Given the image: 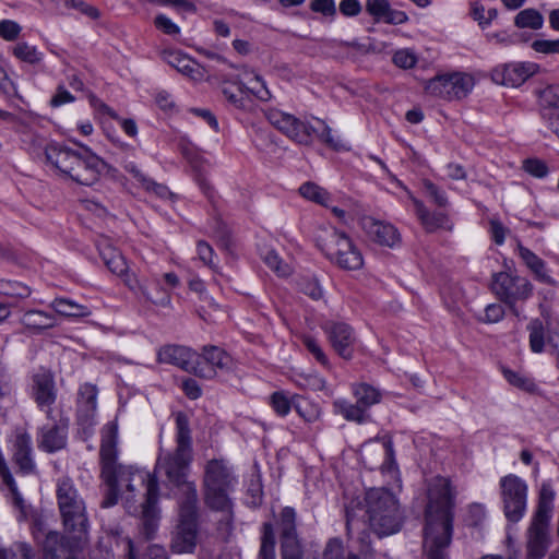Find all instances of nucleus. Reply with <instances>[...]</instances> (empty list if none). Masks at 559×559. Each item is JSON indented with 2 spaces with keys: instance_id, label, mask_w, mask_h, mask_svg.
<instances>
[{
  "instance_id": "5701e85b",
  "label": "nucleus",
  "mask_w": 559,
  "mask_h": 559,
  "mask_svg": "<svg viewBox=\"0 0 559 559\" xmlns=\"http://www.w3.org/2000/svg\"><path fill=\"white\" fill-rule=\"evenodd\" d=\"M361 227L370 238L380 246L394 248L401 242V235L395 226L378 221L371 216L361 219Z\"/></svg>"
},
{
  "instance_id": "bf43d9fd",
  "label": "nucleus",
  "mask_w": 559,
  "mask_h": 559,
  "mask_svg": "<svg viewBox=\"0 0 559 559\" xmlns=\"http://www.w3.org/2000/svg\"><path fill=\"white\" fill-rule=\"evenodd\" d=\"M523 169L536 178H544L548 174L545 162L538 158H527L523 162Z\"/></svg>"
},
{
  "instance_id": "0e129e2a",
  "label": "nucleus",
  "mask_w": 559,
  "mask_h": 559,
  "mask_svg": "<svg viewBox=\"0 0 559 559\" xmlns=\"http://www.w3.org/2000/svg\"><path fill=\"white\" fill-rule=\"evenodd\" d=\"M304 345L314 356V358L325 368H329V360L320 344L312 337L307 336L304 338Z\"/></svg>"
},
{
  "instance_id": "cd10ccee",
  "label": "nucleus",
  "mask_w": 559,
  "mask_h": 559,
  "mask_svg": "<svg viewBox=\"0 0 559 559\" xmlns=\"http://www.w3.org/2000/svg\"><path fill=\"white\" fill-rule=\"evenodd\" d=\"M198 367L202 369H210V376H200L201 378L211 379L216 376L217 370L227 371L233 367V358L224 349L207 345L202 349V354H199Z\"/></svg>"
},
{
  "instance_id": "bb28decb",
  "label": "nucleus",
  "mask_w": 559,
  "mask_h": 559,
  "mask_svg": "<svg viewBox=\"0 0 559 559\" xmlns=\"http://www.w3.org/2000/svg\"><path fill=\"white\" fill-rule=\"evenodd\" d=\"M85 544L74 546V540L66 538L58 532H49L44 542V559H78L75 551Z\"/></svg>"
},
{
  "instance_id": "2f4dec72",
  "label": "nucleus",
  "mask_w": 559,
  "mask_h": 559,
  "mask_svg": "<svg viewBox=\"0 0 559 559\" xmlns=\"http://www.w3.org/2000/svg\"><path fill=\"white\" fill-rule=\"evenodd\" d=\"M159 488L153 483L148 489V497L142 503V533L147 539L153 538L158 526V502Z\"/></svg>"
},
{
  "instance_id": "39448f33",
  "label": "nucleus",
  "mask_w": 559,
  "mask_h": 559,
  "mask_svg": "<svg viewBox=\"0 0 559 559\" xmlns=\"http://www.w3.org/2000/svg\"><path fill=\"white\" fill-rule=\"evenodd\" d=\"M364 511L369 527L379 537L395 534L402 527L404 516L399 500L384 488H371L366 492Z\"/></svg>"
},
{
  "instance_id": "f257e3e1",
  "label": "nucleus",
  "mask_w": 559,
  "mask_h": 559,
  "mask_svg": "<svg viewBox=\"0 0 559 559\" xmlns=\"http://www.w3.org/2000/svg\"><path fill=\"white\" fill-rule=\"evenodd\" d=\"M425 509L424 550L427 559H449L447 549L451 545L456 490L447 477H433L427 490Z\"/></svg>"
},
{
  "instance_id": "de8ad7c7",
  "label": "nucleus",
  "mask_w": 559,
  "mask_h": 559,
  "mask_svg": "<svg viewBox=\"0 0 559 559\" xmlns=\"http://www.w3.org/2000/svg\"><path fill=\"white\" fill-rule=\"evenodd\" d=\"M270 404L274 412L280 416H286L292 407H295V394L288 396L285 392H274L270 396Z\"/></svg>"
},
{
  "instance_id": "72a5a7b5",
  "label": "nucleus",
  "mask_w": 559,
  "mask_h": 559,
  "mask_svg": "<svg viewBox=\"0 0 559 559\" xmlns=\"http://www.w3.org/2000/svg\"><path fill=\"white\" fill-rule=\"evenodd\" d=\"M134 292H140L141 296L148 302L159 306H170V294L168 290L162 287L158 278H145L139 281V284H134Z\"/></svg>"
},
{
  "instance_id": "b1692460",
  "label": "nucleus",
  "mask_w": 559,
  "mask_h": 559,
  "mask_svg": "<svg viewBox=\"0 0 559 559\" xmlns=\"http://www.w3.org/2000/svg\"><path fill=\"white\" fill-rule=\"evenodd\" d=\"M324 330L335 352L343 358L350 359L355 343L353 329L344 322H328Z\"/></svg>"
},
{
  "instance_id": "ea45409f",
  "label": "nucleus",
  "mask_w": 559,
  "mask_h": 559,
  "mask_svg": "<svg viewBox=\"0 0 559 559\" xmlns=\"http://www.w3.org/2000/svg\"><path fill=\"white\" fill-rule=\"evenodd\" d=\"M281 559H302L304 544L298 534L280 538Z\"/></svg>"
},
{
  "instance_id": "4c0bfd02",
  "label": "nucleus",
  "mask_w": 559,
  "mask_h": 559,
  "mask_svg": "<svg viewBox=\"0 0 559 559\" xmlns=\"http://www.w3.org/2000/svg\"><path fill=\"white\" fill-rule=\"evenodd\" d=\"M274 524L272 522L270 523L272 524L273 530L276 528L278 532L280 538L298 534L296 527L297 513L294 508H283L280 513L274 516Z\"/></svg>"
},
{
  "instance_id": "49530a36",
  "label": "nucleus",
  "mask_w": 559,
  "mask_h": 559,
  "mask_svg": "<svg viewBox=\"0 0 559 559\" xmlns=\"http://www.w3.org/2000/svg\"><path fill=\"white\" fill-rule=\"evenodd\" d=\"M502 373H503L504 378L507 379V381L511 385H513L522 391L532 393V392H535L537 389V385L534 382V380L531 377H527L521 372H516L511 369L503 368Z\"/></svg>"
},
{
  "instance_id": "f3484780",
  "label": "nucleus",
  "mask_w": 559,
  "mask_h": 559,
  "mask_svg": "<svg viewBox=\"0 0 559 559\" xmlns=\"http://www.w3.org/2000/svg\"><path fill=\"white\" fill-rule=\"evenodd\" d=\"M115 548L126 552L128 559H135L133 543L129 537L122 536V531L119 526L104 530L93 550L92 557L93 559H115Z\"/></svg>"
},
{
  "instance_id": "412c9836",
  "label": "nucleus",
  "mask_w": 559,
  "mask_h": 559,
  "mask_svg": "<svg viewBox=\"0 0 559 559\" xmlns=\"http://www.w3.org/2000/svg\"><path fill=\"white\" fill-rule=\"evenodd\" d=\"M236 481L231 468L224 460L213 459L205 464L203 488L234 489Z\"/></svg>"
},
{
  "instance_id": "f8f14e48",
  "label": "nucleus",
  "mask_w": 559,
  "mask_h": 559,
  "mask_svg": "<svg viewBox=\"0 0 559 559\" xmlns=\"http://www.w3.org/2000/svg\"><path fill=\"white\" fill-rule=\"evenodd\" d=\"M31 396L39 411L44 412L47 419H56L58 390L51 371L40 369L32 377Z\"/></svg>"
},
{
  "instance_id": "a18cd8bd",
  "label": "nucleus",
  "mask_w": 559,
  "mask_h": 559,
  "mask_svg": "<svg viewBox=\"0 0 559 559\" xmlns=\"http://www.w3.org/2000/svg\"><path fill=\"white\" fill-rule=\"evenodd\" d=\"M334 407L346 420L364 423L367 419V411L358 403L350 404L346 401L334 402Z\"/></svg>"
},
{
  "instance_id": "0eeeda50",
  "label": "nucleus",
  "mask_w": 559,
  "mask_h": 559,
  "mask_svg": "<svg viewBox=\"0 0 559 559\" xmlns=\"http://www.w3.org/2000/svg\"><path fill=\"white\" fill-rule=\"evenodd\" d=\"M199 497L191 487L188 498H180L178 521L171 533L170 549L175 554H193L199 539Z\"/></svg>"
},
{
  "instance_id": "ddd939ff",
  "label": "nucleus",
  "mask_w": 559,
  "mask_h": 559,
  "mask_svg": "<svg viewBox=\"0 0 559 559\" xmlns=\"http://www.w3.org/2000/svg\"><path fill=\"white\" fill-rule=\"evenodd\" d=\"M266 118L278 131L299 144H310L317 132L309 123L278 109L267 110Z\"/></svg>"
},
{
  "instance_id": "aec40b11",
  "label": "nucleus",
  "mask_w": 559,
  "mask_h": 559,
  "mask_svg": "<svg viewBox=\"0 0 559 559\" xmlns=\"http://www.w3.org/2000/svg\"><path fill=\"white\" fill-rule=\"evenodd\" d=\"M538 69L534 62H511L495 68L491 78L497 84L518 87L537 73Z\"/></svg>"
},
{
  "instance_id": "c85d7f7f",
  "label": "nucleus",
  "mask_w": 559,
  "mask_h": 559,
  "mask_svg": "<svg viewBox=\"0 0 559 559\" xmlns=\"http://www.w3.org/2000/svg\"><path fill=\"white\" fill-rule=\"evenodd\" d=\"M163 59L179 73L194 81H202L205 79L206 69L181 51L166 50L163 52Z\"/></svg>"
},
{
  "instance_id": "3c124183",
  "label": "nucleus",
  "mask_w": 559,
  "mask_h": 559,
  "mask_svg": "<svg viewBox=\"0 0 559 559\" xmlns=\"http://www.w3.org/2000/svg\"><path fill=\"white\" fill-rule=\"evenodd\" d=\"M264 263L278 276H288L292 273L289 264L285 263L274 250H267L262 254Z\"/></svg>"
},
{
  "instance_id": "c9c22d12",
  "label": "nucleus",
  "mask_w": 559,
  "mask_h": 559,
  "mask_svg": "<svg viewBox=\"0 0 559 559\" xmlns=\"http://www.w3.org/2000/svg\"><path fill=\"white\" fill-rule=\"evenodd\" d=\"M518 252L524 264L534 273L535 278L545 284H552L554 280L547 273L546 263L528 248L518 242Z\"/></svg>"
},
{
  "instance_id": "f704fd0d",
  "label": "nucleus",
  "mask_w": 559,
  "mask_h": 559,
  "mask_svg": "<svg viewBox=\"0 0 559 559\" xmlns=\"http://www.w3.org/2000/svg\"><path fill=\"white\" fill-rule=\"evenodd\" d=\"M233 489L203 488L204 502L213 511L221 512L227 522L233 520Z\"/></svg>"
},
{
  "instance_id": "79ce46f5",
  "label": "nucleus",
  "mask_w": 559,
  "mask_h": 559,
  "mask_svg": "<svg viewBox=\"0 0 559 559\" xmlns=\"http://www.w3.org/2000/svg\"><path fill=\"white\" fill-rule=\"evenodd\" d=\"M544 17L536 9H524L514 17V25L519 28H531L537 31L543 27Z\"/></svg>"
},
{
  "instance_id": "680f3d73",
  "label": "nucleus",
  "mask_w": 559,
  "mask_h": 559,
  "mask_svg": "<svg viewBox=\"0 0 559 559\" xmlns=\"http://www.w3.org/2000/svg\"><path fill=\"white\" fill-rule=\"evenodd\" d=\"M197 252L203 264L207 265L215 272L217 271V265L213 262L214 250L206 241L200 240L197 242Z\"/></svg>"
},
{
  "instance_id": "c756f323",
  "label": "nucleus",
  "mask_w": 559,
  "mask_h": 559,
  "mask_svg": "<svg viewBox=\"0 0 559 559\" xmlns=\"http://www.w3.org/2000/svg\"><path fill=\"white\" fill-rule=\"evenodd\" d=\"M365 9L376 23L401 25L408 21L407 14L393 9L389 0H366Z\"/></svg>"
},
{
  "instance_id": "58836bf2",
  "label": "nucleus",
  "mask_w": 559,
  "mask_h": 559,
  "mask_svg": "<svg viewBox=\"0 0 559 559\" xmlns=\"http://www.w3.org/2000/svg\"><path fill=\"white\" fill-rule=\"evenodd\" d=\"M51 308L63 317L85 318L92 314L87 306L80 305L69 298H56L51 302Z\"/></svg>"
},
{
  "instance_id": "4468645a",
  "label": "nucleus",
  "mask_w": 559,
  "mask_h": 559,
  "mask_svg": "<svg viewBox=\"0 0 559 559\" xmlns=\"http://www.w3.org/2000/svg\"><path fill=\"white\" fill-rule=\"evenodd\" d=\"M245 74H250L252 78L248 81L249 83H257L261 86V88H257V86H246L243 79L240 75H233L229 78H223V82H230L236 86L235 91H231L229 87H223V94L227 102L236 108L245 107V95L250 92L254 94L261 100H269L271 97V93L265 87V83L263 79L254 74L252 72H248L245 69Z\"/></svg>"
},
{
  "instance_id": "7c9ffc66",
  "label": "nucleus",
  "mask_w": 559,
  "mask_h": 559,
  "mask_svg": "<svg viewBox=\"0 0 559 559\" xmlns=\"http://www.w3.org/2000/svg\"><path fill=\"white\" fill-rule=\"evenodd\" d=\"M81 154L59 144H49L45 150L47 162L66 176L73 170L75 164L80 163Z\"/></svg>"
},
{
  "instance_id": "603ef678",
  "label": "nucleus",
  "mask_w": 559,
  "mask_h": 559,
  "mask_svg": "<svg viewBox=\"0 0 559 559\" xmlns=\"http://www.w3.org/2000/svg\"><path fill=\"white\" fill-rule=\"evenodd\" d=\"M299 192L304 198L322 205H325L330 199L329 193L323 188L313 182H306L301 185Z\"/></svg>"
},
{
  "instance_id": "1a4fd4ad",
  "label": "nucleus",
  "mask_w": 559,
  "mask_h": 559,
  "mask_svg": "<svg viewBox=\"0 0 559 559\" xmlns=\"http://www.w3.org/2000/svg\"><path fill=\"white\" fill-rule=\"evenodd\" d=\"M491 290L518 317L516 302L531 297L533 285L527 278L513 272H499L492 275Z\"/></svg>"
},
{
  "instance_id": "6e6d98bb",
  "label": "nucleus",
  "mask_w": 559,
  "mask_h": 559,
  "mask_svg": "<svg viewBox=\"0 0 559 559\" xmlns=\"http://www.w3.org/2000/svg\"><path fill=\"white\" fill-rule=\"evenodd\" d=\"M417 60V55L414 52V50L408 48L396 50L392 58L393 63L402 69H411L415 67Z\"/></svg>"
},
{
  "instance_id": "9b49d317",
  "label": "nucleus",
  "mask_w": 559,
  "mask_h": 559,
  "mask_svg": "<svg viewBox=\"0 0 559 559\" xmlns=\"http://www.w3.org/2000/svg\"><path fill=\"white\" fill-rule=\"evenodd\" d=\"M474 86L473 78L455 72L437 75L426 84V92L445 100H459L467 96Z\"/></svg>"
},
{
  "instance_id": "dca6fc26",
  "label": "nucleus",
  "mask_w": 559,
  "mask_h": 559,
  "mask_svg": "<svg viewBox=\"0 0 559 559\" xmlns=\"http://www.w3.org/2000/svg\"><path fill=\"white\" fill-rule=\"evenodd\" d=\"M12 461L19 467L22 474L28 475L36 471V464L33 459L32 437L22 427L15 428L9 438Z\"/></svg>"
},
{
  "instance_id": "4d7b16f0",
  "label": "nucleus",
  "mask_w": 559,
  "mask_h": 559,
  "mask_svg": "<svg viewBox=\"0 0 559 559\" xmlns=\"http://www.w3.org/2000/svg\"><path fill=\"white\" fill-rule=\"evenodd\" d=\"M22 29V26L13 20L0 21V37L7 41L17 40Z\"/></svg>"
},
{
  "instance_id": "8fccbe9b",
  "label": "nucleus",
  "mask_w": 559,
  "mask_h": 559,
  "mask_svg": "<svg viewBox=\"0 0 559 559\" xmlns=\"http://www.w3.org/2000/svg\"><path fill=\"white\" fill-rule=\"evenodd\" d=\"M543 109H559V85H548L537 92Z\"/></svg>"
},
{
  "instance_id": "393cba45",
  "label": "nucleus",
  "mask_w": 559,
  "mask_h": 559,
  "mask_svg": "<svg viewBox=\"0 0 559 559\" xmlns=\"http://www.w3.org/2000/svg\"><path fill=\"white\" fill-rule=\"evenodd\" d=\"M530 333V348L534 353H542L547 345L559 360V328L548 333L547 340L545 338V328L539 319H533L527 324Z\"/></svg>"
},
{
  "instance_id": "4be33fe9",
  "label": "nucleus",
  "mask_w": 559,
  "mask_h": 559,
  "mask_svg": "<svg viewBox=\"0 0 559 559\" xmlns=\"http://www.w3.org/2000/svg\"><path fill=\"white\" fill-rule=\"evenodd\" d=\"M98 251L108 270L122 277L124 284L130 289H134V284H139V280L129 274L127 261L118 249L115 248L107 239H104L98 243Z\"/></svg>"
},
{
  "instance_id": "7ed1b4c3",
  "label": "nucleus",
  "mask_w": 559,
  "mask_h": 559,
  "mask_svg": "<svg viewBox=\"0 0 559 559\" xmlns=\"http://www.w3.org/2000/svg\"><path fill=\"white\" fill-rule=\"evenodd\" d=\"M192 462V438L188 416L178 412L176 414V448L173 452L159 454L155 473L165 477V481L181 489L182 497L190 496L191 487L198 493L194 481L187 479Z\"/></svg>"
},
{
  "instance_id": "f03ea898",
  "label": "nucleus",
  "mask_w": 559,
  "mask_h": 559,
  "mask_svg": "<svg viewBox=\"0 0 559 559\" xmlns=\"http://www.w3.org/2000/svg\"><path fill=\"white\" fill-rule=\"evenodd\" d=\"M117 423H107L102 431L99 450L102 478L104 483L106 486H115L119 491L124 488L128 492L127 501L131 500L134 497L133 493L141 489H144L145 497H148V489L153 483L156 488H158L156 476L144 469L117 464Z\"/></svg>"
},
{
  "instance_id": "a19ab883",
  "label": "nucleus",
  "mask_w": 559,
  "mask_h": 559,
  "mask_svg": "<svg viewBox=\"0 0 559 559\" xmlns=\"http://www.w3.org/2000/svg\"><path fill=\"white\" fill-rule=\"evenodd\" d=\"M22 323L28 329L45 330L55 325V319L41 310H29L23 314Z\"/></svg>"
},
{
  "instance_id": "052dcab7",
  "label": "nucleus",
  "mask_w": 559,
  "mask_h": 559,
  "mask_svg": "<svg viewBox=\"0 0 559 559\" xmlns=\"http://www.w3.org/2000/svg\"><path fill=\"white\" fill-rule=\"evenodd\" d=\"M486 516V511L483 504L473 503L468 507L466 514V525L477 527L479 526Z\"/></svg>"
},
{
  "instance_id": "e2e57ef3",
  "label": "nucleus",
  "mask_w": 559,
  "mask_h": 559,
  "mask_svg": "<svg viewBox=\"0 0 559 559\" xmlns=\"http://www.w3.org/2000/svg\"><path fill=\"white\" fill-rule=\"evenodd\" d=\"M66 7L79 10L82 14L88 16L92 20H97L100 16V12L97 8L87 4L82 0H66Z\"/></svg>"
},
{
  "instance_id": "423d86ee",
  "label": "nucleus",
  "mask_w": 559,
  "mask_h": 559,
  "mask_svg": "<svg viewBox=\"0 0 559 559\" xmlns=\"http://www.w3.org/2000/svg\"><path fill=\"white\" fill-rule=\"evenodd\" d=\"M555 491L549 484L544 483L539 490L538 503L526 533L527 559L545 557L549 544V523L554 510Z\"/></svg>"
},
{
  "instance_id": "774afa93",
  "label": "nucleus",
  "mask_w": 559,
  "mask_h": 559,
  "mask_svg": "<svg viewBox=\"0 0 559 559\" xmlns=\"http://www.w3.org/2000/svg\"><path fill=\"white\" fill-rule=\"evenodd\" d=\"M300 289L314 300L323 296V290L316 278H305L300 282Z\"/></svg>"
},
{
  "instance_id": "864d4df0",
  "label": "nucleus",
  "mask_w": 559,
  "mask_h": 559,
  "mask_svg": "<svg viewBox=\"0 0 559 559\" xmlns=\"http://www.w3.org/2000/svg\"><path fill=\"white\" fill-rule=\"evenodd\" d=\"M295 411L306 421L312 423L319 418V411L305 397L295 394Z\"/></svg>"
},
{
  "instance_id": "9d476101",
  "label": "nucleus",
  "mask_w": 559,
  "mask_h": 559,
  "mask_svg": "<svg viewBox=\"0 0 559 559\" xmlns=\"http://www.w3.org/2000/svg\"><path fill=\"white\" fill-rule=\"evenodd\" d=\"M499 485L503 513L508 521L518 523L526 512L527 485L514 474L503 476Z\"/></svg>"
},
{
  "instance_id": "338daca9",
  "label": "nucleus",
  "mask_w": 559,
  "mask_h": 559,
  "mask_svg": "<svg viewBox=\"0 0 559 559\" xmlns=\"http://www.w3.org/2000/svg\"><path fill=\"white\" fill-rule=\"evenodd\" d=\"M154 25L157 29L162 31L167 35H178L180 33V28L177 24H175L169 17L165 14H158L154 20Z\"/></svg>"
},
{
  "instance_id": "c03bdc74",
  "label": "nucleus",
  "mask_w": 559,
  "mask_h": 559,
  "mask_svg": "<svg viewBox=\"0 0 559 559\" xmlns=\"http://www.w3.org/2000/svg\"><path fill=\"white\" fill-rule=\"evenodd\" d=\"M354 395L357 402L367 411L370 406L381 400V393L378 389L367 383H359L354 386Z\"/></svg>"
},
{
  "instance_id": "a211bd4d",
  "label": "nucleus",
  "mask_w": 559,
  "mask_h": 559,
  "mask_svg": "<svg viewBox=\"0 0 559 559\" xmlns=\"http://www.w3.org/2000/svg\"><path fill=\"white\" fill-rule=\"evenodd\" d=\"M44 425L39 430L38 448L47 453H55L66 448L68 440L69 419L62 412L56 413V419Z\"/></svg>"
},
{
  "instance_id": "69168bd1",
  "label": "nucleus",
  "mask_w": 559,
  "mask_h": 559,
  "mask_svg": "<svg viewBox=\"0 0 559 559\" xmlns=\"http://www.w3.org/2000/svg\"><path fill=\"white\" fill-rule=\"evenodd\" d=\"M424 188L426 193L433 200V202L438 206L444 207L448 205V198L445 193L441 191L433 182L425 180Z\"/></svg>"
},
{
  "instance_id": "a878e982",
  "label": "nucleus",
  "mask_w": 559,
  "mask_h": 559,
  "mask_svg": "<svg viewBox=\"0 0 559 559\" xmlns=\"http://www.w3.org/2000/svg\"><path fill=\"white\" fill-rule=\"evenodd\" d=\"M97 393V388L94 384L84 383L80 386L76 419L83 428H88L95 424Z\"/></svg>"
},
{
  "instance_id": "6e6552de",
  "label": "nucleus",
  "mask_w": 559,
  "mask_h": 559,
  "mask_svg": "<svg viewBox=\"0 0 559 559\" xmlns=\"http://www.w3.org/2000/svg\"><path fill=\"white\" fill-rule=\"evenodd\" d=\"M320 248L331 262L343 270L355 271L364 265L360 251L344 233L333 230L322 240Z\"/></svg>"
},
{
  "instance_id": "13d9d810",
  "label": "nucleus",
  "mask_w": 559,
  "mask_h": 559,
  "mask_svg": "<svg viewBox=\"0 0 559 559\" xmlns=\"http://www.w3.org/2000/svg\"><path fill=\"white\" fill-rule=\"evenodd\" d=\"M0 293L17 298H26L31 294L29 288L19 282L1 283Z\"/></svg>"
},
{
  "instance_id": "20e7f679",
  "label": "nucleus",
  "mask_w": 559,
  "mask_h": 559,
  "mask_svg": "<svg viewBox=\"0 0 559 559\" xmlns=\"http://www.w3.org/2000/svg\"><path fill=\"white\" fill-rule=\"evenodd\" d=\"M56 497L66 538L73 539L74 546L88 540L90 522L84 499L69 477L57 481Z\"/></svg>"
},
{
  "instance_id": "6ab92c4d",
  "label": "nucleus",
  "mask_w": 559,
  "mask_h": 559,
  "mask_svg": "<svg viewBox=\"0 0 559 559\" xmlns=\"http://www.w3.org/2000/svg\"><path fill=\"white\" fill-rule=\"evenodd\" d=\"M82 148L83 153L80 155V163L73 166V170H71L68 177L80 185L92 186L98 181L106 164L88 147L82 146Z\"/></svg>"
},
{
  "instance_id": "2eb2a0df",
  "label": "nucleus",
  "mask_w": 559,
  "mask_h": 559,
  "mask_svg": "<svg viewBox=\"0 0 559 559\" xmlns=\"http://www.w3.org/2000/svg\"><path fill=\"white\" fill-rule=\"evenodd\" d=\"M157 359L163 364H171L195 376H210V369L198 367L199 354L181 345H166L157 353Z\"/></svg>"
},
{
  "instance_id": "09e8293b",
  "label": "nucleus",
  "mask_w": 559,
  "mask_h": 559,
  "mask_svg": "<svg viewBox=\"0 0 559 559\" xmlns=\"http://www.w3.org/2000/svg\"><path fill=\"white\" fill-rule=\"evenodd\" d=\"M15 396V385L12 374L7 366L0 362V402L13 401Z\"/></svg>"
},
{
  "instance_id": "5fc2aeb1",
  "label": "nucleus",
  "mask_w": 559,
  "mask_h": 559,
  "mask_svg": "<svg viewBox=\"0 0 559 559\" xmlns=\"http://www.w3.org/2000/svg\"><path fill=\"white\" fill-rule=\"evenodd\" d=\"M0 559H34V554L27 544L16 543L10 549L0 548Z\"/></svg>"
},
{
  "instance_id": "473e14b6",
  "label": "nucleus",
  "mask_w": 559,
  "mask_h": 559,
  "mask_svg": "<svg viewBox=\"0 0 559 559\" xmlns=\"http://www.w3.org/2000/svg\"><path fill=\"white\" fill-rule=\"evenodd\" d=\"M412 201L416 215L426 231L435 233L438 229L452 230L453 224L445 213L428 211L424 203L416 198H412Z\"/></svg>"
},
{
  "instance_id": "37998d69",
  "label": "nucleus",
  "mask_w": 559,
  "mask_h": 559,
  "mask_svg": "<svg viewBox=\"0 0 559 559\" xmlns=\"http://www.w3.org/2000/svg\"><path fill=\"white\" fill-rule=\"evenodd\" d=\"M258 559H275V534L271 523L262 524Z\"/></svg>"
},
{
  "instance_id": "e433bc0d",
  "label": "nucleus",
  "mask_w": 559,
  "mask_h": 559,
  "mask_svg": "<svg viewBox=\"0 0 559 559\" xmlns=\"http://www.w3.org/2000/svg\"><path fill=\"white\" fill-rule=\"evenodd\" d=\"M10 52L19 61L26 63L33 68H37L44 60V52L36 46L29 45L27 41L21 40L10 48Z\"/></svg>"
}]
</instances>
